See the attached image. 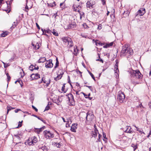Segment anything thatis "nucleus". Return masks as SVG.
<instances>
[{"mask_svg":"<svg viewBox=\"0 0 151 151\" xmlns=\"http://www.w3.org/2000/svg\"><path fill=\"white\" fill-rule=\"evenodd\" d=\"M133 52V50L131 48L129 47H126L124 46H123L120 55L121 56H125L129 57L130 55H132Z\"/></svg>","mask_w":151,"mask_h":151,"instance_id":"f257e3e1","label":"nucleus"},{"mask_svg":"<svg viewBox=\"0 0 151 151\" xmlns=\"http://www.w3.org/2000/svg\"><path fill=\"white\" fill-rule=\"evenodd\" d=\"M46 58L45 57L40 58L38 60L39 63H43L46 61Z\"/></svg>","mask_w":151,"mask_h":151,"instance_id":"412c9836","label":"nucleus"},{"mask_svg":"<svg viewBox=\"0 0 151 151\" xmlns=\"http://www.w3.org/2000/svg\"><path fill=\"white\" fill-rule=\"evenodd\" d=\"M114 76L116 79H118L119 78V71L118 68L117 67L114 68Z\"/></svg>","mask_w":151,"mask_h":151,"instance_id":"f8f14e48","label":"nucleus"},{"mask_svg":"<svg viewBox=\"0 0 151 151\" xmlns=\"http://www.w3.org/2000/svg\"><path fill=\"white\" fill-rule=\"evenodd\" d=\"M113 44H114V42H111L110 43L108 44L109 47L112 46L113 45Z\"/></svg>","mask_w":151,"mask_h":151,"instance_id":"052dcab7","label":"nucleus"},{"mask_svg":"<svg viewBox=\"0 0 151 151\" xmlns=\"http://www.w3.org/2000/svg\"><path fill=\"white\" fill-rule=\"evenodd\" d=\"M96 60V61H100L102 63H103L104 62L103 60L101 59H97V60Z\"/></svg>","mask_w":151,"mask_h":151,"instance_id":"e2e57ef3","label":"nucleus"},{"mask_svg":"<svg viewBox=\"0 0 151 151\" xmlns=\"http://www.w3.org/2000/svg\"><path fill=\"white\" fill-rule=\"evenodd\" d=\"M22 121L21 122H19V124H18V127H17V128H18L19 127H21L22 126V125L21 124H22Z\"/></svg>","mask_w":151,"mask_h":151,"instance_id":"09e8293b","label":"nucleus"},{"mask_svg":"<svg viewBox=\"0 0 151 151\" xmlns=\"http://www.w3.org/2000/svg\"><path fill=\"white\" fill-rule=\"evenodd\" d=\"M17 22H14V24H13L12 26L11 27V28H14V27H15L17 25Z\"/></svg>","mask_w":151,"mask_h":151,"instance_id":"c9c22d12","label":"nucleus"},{"mask_svg":"<svg viewBox=\"0 0 151 151\" xmlns=\"http://www.w3.org/2000/svg\"><path fill=\"white\" fill-rule=\"evenodd\" d=\"M32 45L34 46V48L35 49H38L40 47L39 44L38 43H37L35 46L34 45V44H32Z\"/></svg>","mask_w":151,"mask_h":151,"instance_id":"c85d7f7f","label":"nucleus"},{"mask_svg":"<svg viewBox=\"0 0 151 151\" xmlns=\"http://www.w3.org/2000/svg\"><path fill=\"white\" fill-rule=\"evenodd\" d=\"M18 82L20 85L21 87H22V86H23V85L22 84L23 83L22 81L21 80H19L18 81Z\"/></svg>","mask_w":151,"mask_h":151,"instance_id":"ea45409f","label":"nucleus"},{"mask_svg":"<svg viewBox=\"0 0 151 151\" xmlns=\"http://www.w3.org/2000/svg\"><path fill=\"white\" fill-rule=\"evenodd\" d=\"M93 4L90 2V1H88L86 3V6L87 8H89L90 9L92 8L93 7Z\"/></svg>","mask_w":151,"mask_h":151,"instance_id":"a211bd4d","label":"nucleus"},{"mask_svg":"<svg viewBox=\"0 0 151 151\" xmlns=\"http://www.w3.org/2000/svg\"><path fill=\"white\" fill-rule=\"evenodd\" d=\"M42 31L43 32V34L45 35L47 37H49V36L50 35H47V34H46L45 31L43 30V29H42Z\"/></svg>","mask_w":151,"mask_h":151,"instance_id":"6e6d98bb","label":"nucleus"},{"mask_svg":"<svg viewBox=\"0 0 151 151\" xmlns=\"http://www.w3.org/2000/svg\"><path fill=\"white\" fill-rule=\"evenodd\" d=\"M76 27V24H70L68 26V29H72Z\"/></svg>","mask_w":151,"mask_h":151,"instance_id":"5701e85b","label":"nucleus"},{"mask_svg":"<svg viewBox=\"0 0 151 151\" xmlns=\"http://www.w3.org/2000/svg\"><path fill=\"white\" fill-rule=\"evenodd\" d=\"M28 144L29 145H34L35 143H34V142L31 138L28 139Z\"/></svg>","mask_w":151,"mask_h":151,"instance_id":"4be33fe9","label":"nucleus"},{"mask_svg":"<svg viewBox=\"0 0 151 151\" xmlns=\"http://www.w3.org/2000/svg\"><path fill=\"white\" fill-rule=\"evenodd\" d=\"M67 123L66 124V127H70V126L69 124V121H67Z\"/></svg>","mask_w":151,"mask_h":151,"instance_id":"864d4df0","label":"nucleus"},{"mask_svg":"<svg viewBox=\"0 0 151 151\" xmlns=\"http://www.w3.org/2000/svg\"><path fill=\"white\" fill-rule=\"evenodd\" d=\"M78 12H79L80 15V18L81 19L82 17H84V13L83 12H81L80 11Z\"/></svg>","mask_w":151,"mask_h":151,"instance_id":"a878e982","label":"nucleus"},{"mask_svg":"<svg viewBox=\"0 0 151 151\" xmlns=\"http://www.w3.org/2000/svg\"><path fill=\"white\" fill-rule=\"evenodd\" d=\"M52 32L54 35L56 36H58V34L57 32H55L54 31L53 32Z\"/></svg>","mask_w":151,"mask_h":151,"instance_id":"58836bf2","label":"nucleus"},{"mask_svg":"<svg viewBox=\"0 0 151 151\" xmlns=\"http://www.w3.org/2000/svg\"><path fill=\"white\" fill-rule=\"evenodd\" d=\"M138 13L139 14L140 16H142L145 13V9L142 8L138 10Z\"/></svg>","mask_w":151,"mask_h":151,"instance_id":"f3484780","label":"nucleus"},{"mask_svg":"<svg viewBox=\"0 0 151 151\" xmlns=\"http://www.w3.org/2000/svg\"><path fill=\"white\" fill-rule=\"evenodd\" d=\"M43 134L45 138L47 139H50L54 137L53 133L51 132L50 131L45 130L43 132Z\"/></svg>","mask_w":151,"mask_h":151,"instance_id":"20e7f679","label":"nucleus"},{"mask_svg":"<svg viewBox=\"0 0 151 151\" xmlns=\"http://www.w3.org/2000/svg\"><path fill=\"white\" fill-rule=\"evenodd\" d=\"M38 69L39 67L37 66H36V65L35 66H34V70H37Z\"/></svg>","mask_w":151,"mask_h":151,"instance_id":"8fccbe9b","label":"nucleus"},{"mask_svg":"<svg viewBox=\"0 0 151 151\" xmlns=\"http://www.w3.org/2000/svg\"><path fill=\"white\" fill-rule=\"evenodd\" d=\"M50 107L49 106V105L48 104L46 107L45 109L44 110V111H45L48 110H49L50 109Z\"/></svg>","mask_w":151,"mask_h":151,"instance_id":"a19ab883","label":"nucleus"},{"mask_svg":"<svg viewBox=\"0 0 151 151\" xmlns=\"http://www.w3.org/2000/svg\"><path fill=\"white\" fill-rule=\"evenodd\" d=\"M2 63H3V64L4 65V68H6L9 65L8 64L6 63H6H4V62H2Z\"/></svg>","mask_w":151,"mask_h":151,"instance_id":"de8ad7c7","label":"nucleus"},{"mask_svg":"<svg viewBox=\"0 0 151 151\" xmlns=\"http://www.w3.org/2000/svg\"><path fill=\"white\" fill-rule=\"evenodd\" d=\"M96 42V45H97V44H98L99 45H101V46H102L103 45H104V44L102 43H101L100 42V43H98V42H99V41H98H98H97Z\"/></svg>","mask_w":151,"mask_h":151,"instance_id":"c03bdc74","label":"nucleus"},{"mask_svg":"<svg viewBox=\"0 0 151 151\" xmlns=\"http://www.w3.org/2000/svg\"><path fill=\"white\" fill-rule=\"evenodd\" d=\"M68 83L70 84V86H72V85L71 84V82H70V77L69 76H68Z\"/></svg>","mask_w":151,"mask_h":151,"instance_id":"603ef678","label":"nucleus"},{"mask_svg":"<svg viewBox=\"0 0 151 151\" xmlns=\"http://www.w3.org/2000/svg\"><path fill=\"white\" fill-rule=\"evenodd\" d=\"M130 73L131 77L135 79H141L143 77L142 75L138 70H132L130 72Z\"/></svg>","mask_w":151,"mask_h":151,"instance_id":"f03ea898","label":"nucleus"},{"mask_svg":"<svg viewBox=\"0 0 151 151\" xmlns=\"http://www.w3.org/2000/svg\"><path fill=\"white\" fill-rule=\"evenodd\" d=\"M139 106L141 108H144V107L142 106V103H140V104L139 105Z\"/></svg>","mask_w":151,"mask_h":151,"instance_id":"69168bd1","label":"nucleus"},{"mask_svg":"<svg viewBox=\"0 0 151 151\" xmlns=\"http://www.w3.org/2000/svg\"><path fill=\"white\" fill-rule=\"evenodd\" d=\"M2 63H3V64L4 65V68H6L9 65L8 64L6 63H6H4V62H2Z\"/></svg>","mask_w":151,"mask_h":151,"instance_id":"a18cd8bd","label":"nucleus"},{"mask_svg":"<svg viewBox=\"0 0 151 151\" xmlns=\"http://www.w3.org/2000/svg\"><path fill=\"white\" fill-rule=\"evenodd\" d=\"M20 134H15L14 136V138H16L18 139H20Z\"/></svg>","mask_w":151,"mask_h":151,"instance_id":"72a5a7b5","label":"nucleus"},{"mask_svg":"<svg viewBox=\"0 0 151 151\" xmlns=\"http://www.w3.org/2000/svg\"><path fill=\"white\" fill-rule=\"evenodd\" d=\"M7 77L8 81H10L11 77L10 76H7Z\"/></svg>","mask_w":151,"mask_h":151,"instance_id":"338daca9","label":"nucleus"},{"mask_svg":"<svg viewBox=\"0 0 151 151\" xmlns=\"http://www.w3.org/2000/svg\"><path fill=\"white\" fill-rule=\"evenodd\" d=\"M74 51L75 55H77V52L78 51V50L77 46H75L74 47Z\"/></svg>","mask_w":151,"mask_h":151,"instance_id":"393cba45","label":"nucleus"},{"mask_svg":"<svg viewBox=\"0 0 151 151\" xmlns=\"http://www.w3.org/2000/svg\"><path fill=\"white\" fill-rule=\"evenodd\" d=\"M33 116L39 119V120H41V121H43V120L42 119V118H40V117H38V116H37L36 115H33Z\"/></svg>","mask_w":151,"mask_h":151,"instance_id":"3c124183","label":"nucleus"},{"mask_svg":"<svg viewBox=\"0 0 151 151\" xmlns=\"http://www.w3.org/2000/svg\"><path fill=\"white\" fill-rule=\"evenodd\" d=\"M53 66V64L52 63V60L50 59L47 60L45 63V67L46 68H51Z\"/></svg>","mask_w":151,"mask_h":151,"instance_id":"1a4fd4ad","label":"nucleus"},{"mask_svg":"<svg viewBox=\"0 0 151 151\" xmlns=\"http://www.w3.org/2000/svg\"><path fill=\"white\" fill-rule=\"evenodd\" d=\"M109 47V46L108 45V44H106V45H105L103 46V47L104 48H107Z\"/></svg>","mask_w":151,"mask_h":151,"instance_id":"5fc2aeb1","label":"nucleus"},{"mask_svg":"<svg viewBox=\"0 0 151 151\" xmlns=\"http://www.w3.org/2000/svg\"><path fill=\"white\" fill-rule=\"evenodd\" d=\"M127 129L124 132L126 133L132 134L133 132V131L131 130V128L129 126H127Z\"/></svg>","mask_w":151,"mask_h":151,"instance_id":"ddd939ff","label":"nucleus"},{"mask_svg":"<svg viewBox=\"0 0 151 151\" xmlns=\"http://www.w3.org/2000/svg\"><path fill=\"white\" fill-rule=\"evenodd\" d=\"M88 72H89V74H90V76H91V77L92 78L94 81H95V78L94 77V76H93V74L91 73V72H90L89 71Z\"/></svg>","mask_w":151,"mask_h":151,"instance_id":"4c0bfd02","label":"nucleus"},{"mask_svg":"<svg viewBox=\"0 0 151 151\" xmlns=\"http://www.w3.org/2000/svg\"><path fill=\"white\" fill-rule=\"evenodd\" d=\"M40 149H41L43 151H48V147L45 146L42 147Z\"/></svg>","mask_w":151,"mask_h":151,"instance_id":"aec40b11","label":"nucleus"},{"mask_svg":"<svg viewBox=\"0 0 151 151\" xmlns=\"http://www.w3.org/2000/svg\"><path fill=\"white\" fill-rule=\"evenodd\" d=\"M8 35V32H3L2 33L1 35V37H4Z\"/></svg>","mask_w":151,"mask_h":151,"instance_id":"bb28decb","label":"nucleus"},{"mask_svg":"<svg viewBox=\"0 0 151 151\" xmlns=\"http://www.w3.org/2000/svg\"><path fill=\"white\" fill-rule=\"evenodd\" d=\"M32 108L33 109H34L36 111H37L38 109L35 106H34L32 105Z\"/></svg>","mask_w":151,"mask_h":151,"instance_id":"bf43d9fd","label":"nucleus"},{"mask_svg":"<svg viewBox=\"0 0 151 151\" xmlns=\"http://www.w3.org/2000/svg\"><path fill=\"white\" fill-rule=\"evenodd\" d=\"M21 109H17L15 110V113H17L18 112V111H21Z\"/></svg>","mask_w":151,"mask_h":151,"instance_id":"680f3d73","label":"nucleus"},{"mask_svg":"<svg viewBox=\"0 0 151 151\" xmlns=\"http://www.w3.org/2000/svg\"><path fill=\"white\" fill-rule=\"evenodd\" d=\"M139 132L140 133L141 135H142V134H145V133L144 132H142V131H141L140 130H139Z\"/></svg>","mask_w":151,"mask_h":151,"instance_id":"0e129e2a","label":"nucleus"},{"mask_svg":"<svg viewBox=\"0 0 151 151\" xmlns=\"http://www.w3.org/2000/svg\"><path fill=\"white\" fill-rule=\"evenodd\" d=\"M102 28V25L100 24H99L98 26V30H100Z\"/></svg>","mask_w":151,"mask_h":151,"instance_id":"79ce46f5","label":"nucleus"},{"mask_svg":"<svg viewBox=\"0 0 151 151\" xmlns=\"http://www.w3.org/2000/svg\"><path fill=\"white\" fill-rule=\"evenodd\" d=\"M43 82L46 84V86H49L50 82V80L48 78L43 77L42 78V80L38 82L39 83H41Z\"/></svg>","mask_w":151,"mask_h":151,"instance_id":"0eeeda50","label":"nucleus"},{"mask_svg":"<svg viewBox=\"0 0 151 151\" xmlns=\"http://www.w3.org/2000/svg\"><path fill=\"white\" fill-rule=\"evenodd\" d=\"M7 113H8L9 111L11 110L12 109H14V108H13L10 106H8L7 107Z\"/></svg>","mask_w":151,"mask_h":151,"instance_id":"c756f323","label":"nucleus"},{"mask_svg":"<svg viewBox=\"0 0 151 151\" xmlns=\"http://www.w3.org/2000/svg\"><path fill=\"white\" fill-rule=\"evenodd\" d=\"M44 31H45V33H47L48 34L50 35V34H51V30L50 29H47V30H45L44 29Z\"/></svg>","mask_w":151,"mask_h":151,"instance_id":"473e14b6","label":"nucleus"},{"mask_svg":"<svg viewBox=\"0 0 151 151\" xmlns=\"http://www.w3.org/2000/svg\"><path fill=\"white\" fill-rule=\"evenodd\" d=\"M83 27L85 29H88L89 27L88 26L87 24L86 23H84L83 24Z\"/></svg>","mask_w":151,"mask_h":151,"instance_id":"f704fd0d","label":"nucleus"},{"mask_svg":"<svg viewBox=\"0 0 151 151\" xmlns=\"http://www.w3.org/2000/svg\"><path fill=\"white\" fill-rule=\"evenodd\" d=\"M52 145H56L58 147H60V144L59 143H57L55 142L52 143Z\"/></svg>","mask_w":151,"mask_h":151,"instance_id":"2f4dec72","label":"nucleus"},{"mask_svg":"<svg viewBox=\"0 0 151 151\" xmlns=\"http://www.w3.org/2000/svg\"><path fill=\"white\" fill-rule=\"evenodd\" d=\"M33 140L34 143H36V142H37V139L36 137H32L31 138Z\"/></svg>","mask_w":151,"mask_h":151,"instance_id":"7c9ffc66","label":"nucleus"},{"mask_svg":"<svg viewBox=\"0 0 151 151\" xmlns=\"http://www.w3.org/2000/svg\"><path fill=\"white\" fill-rule=\"evenodd\" d=\"M81 93H82L83 94L85 98H88V95L86 94L85 93H83V92H81Z\"/></svg>","mask_w":151,"mask_h":151,"instance_id":"4d7b16f0","label":"nucleus"},{"mask_svg":"<svg viewBox=\"0 0 151 151\" xmlns=\"http://www.w3.org/2000/svg\"><path fill=\"white\" fill-rule=\"evenodd\" d=\"M64 71L62 68H60L57 72V76L54 78V80L57 81L60 79L62 77V76L64 73Z\"/></svg>","mask_w":151,"mask_h":151,"instance_id":"39448f33","label":"nucleus"},{"mask_svg":"<svg viewBox=\"0 0 151 151\" xmlns=\"http://www.w3.org/2000/svg\"><path fill=\"white\" fill-rule=\"evenodd\" d=\"M56 63L55 65V66L53 70V71L54 70H55V69L57 68L59 66V63L58 60V58L57 57L56 58Z\"/></svg>","mask_w":151,"mask_h":151,"instance_id":"6ab92c4d","label":"nucleus"},{"mask_svg":"<svg viewBox=\"0 0 151 151\" xmlns=\"http://www.w3.org/2000/svg\"><path fill=\"white\" fill-rule=\"evenodd\" d=\"M131 146L134 148V151H135L137 148V145H135L132 144L131 145Z\"/></svg>","mask_w":151,"mask_h":151,"instance_id":"cd10ccee","label":"nucleus"},{"mask_svg":"<svg viewBox=\"0 0 151 151\" xmlns=\"http://www.w3.org/2000/svg\"><path fill=\"white\" fill-rule=\"evenodd\" d=\"M125 98V96L124 93L121 91H119L118 93L117 99L120 103L124 102Z\"/></svg>","mask_w":151,"mask_h":151,"instance_id":"7ed1b4c3","label":"nucleus"},{"mask_svg":"<svg viewBox=\"0 0 151 151\" xmlns=\"http://www.w3.org/2000/svg\"><path fill=\"white\" fill-rule=\"evenodd\" d=\"M30 77L32 80L37 79L40 78V75L38 73H33L31 75Z\"/></svg>","mask_w":151,"mask_h":151,"instance_id":"9b49d317","label":"nucleus"},{"mask_svg":"<svg viewBox=\"0 0 151 151\" xmlns=\"http://www.w3.org/2000/svg\"><path fill=\"white\" fill-rule=\"evenodd\" d=\"M26 2L27 3V2L28 0H26ZM25 9H26V10H25L27 12L28 11V10L29 9H28V6H27V3L26 4V6H25Z\"/></svg>","mask_w":151,"mask_h":151,"instance_id":"37998d69","label":"nucleus"},{"mask_svg":"<svg viewBox=\"0 0 151 151\" xmlns=\"http://www.w3.org/2000/svg\"><path fill=\"white\" fill-rule=\"evenodd\" d=\"M13 1V0H10V1H7L6 2L7 4H10L12 3V1Z\"/></svg>","mask_w":151,"mask_h":151,"instance_id":"13d9d810","label":"nucleus"},{"mask_svg":"<svg viewBox=\"0 0 151 151\" xmlns=\"http://www.w3.org/2000/svg\"><path fill=\"white\" fill-rule=\"evenodd\" d=\"M77 124H73L71 127L70 130L74 132H76V129H77Z\"/></svg>","mask_w":151,"mask_h":151,"instance_id":"2eb2a0df","label":"nucleus"},{"mask_svg":"<svg viewBox=\"0 0 151 151\" xmlns=\"http://www.w3.org/2000/svg\"><path fill=\"white\" fill-rule=\"evenodd\" d=\"M149 108L151 109V102H150L149 103Z\"/></svg>","mask_w":151,"mask_h":151,"instance_id":"774afa93","label":"nucleus"},{"mask_svg":"<svg viewBox=\"0 0 151 151\" xmlns=\"http://www.w3.org/2000/svg\"><path fill=\"white\" fill-rule=\"evenodd\" d=\"M73 11L75 12H78L81 9V6L78 5L74 4L73 5Z\"/></svg>","mask_w":151,"mask_h":151,"instance_id":"9d476101","label":"nucleus"},{"mask_svg":"<svg viewBox=\"0 0 151 151\" xmlns=\"http://www.w3.org/2000/svg\"><path fill=\"white\" fill-rule=\"evenodd\" d=\"M94 118V115L91 112L88 111L86 117V120L88 121H91Z\"/></svg>","mask_w":151,"mask_h":151,"instance_id":"6e6552de","label":"nucleus"},{"mask_svg":"<svg viewBox=\"0 0 151 151\" xmlns=\"http://www.w3.org/2000/svg\"><path fill=\"white\" fill-rule=\"evenodd\" d=\"M98 133V131L97 128H95L94 131L92 132V135L93 137H95L97 136V133Z\"/></svg>","mask_w":151,"mask_h":151,"instance_id":"4468645a","label":"nucleus"},{"mask_svg":"<svg viewBox=\"0 0 151 151\" xmlns=\"http://www.w3.org/2000/svg\"><path fill=\"white\" fill-rule=\"evenodd\" d=\"M2 63H3V64L4 65V68H6L9 65L8 64L6 63H6H4V62H2Z\"/></svg>","mask_w":151,"mask_h":151,"instance_id":"49530a36","label":"nucleus"},{"mask_svg":"<svg viewBox=\"0 0 151 151\" xmlns=\"http://www.w3.org/2000/svg\"><path fill=\"white\" fill-rule=\"evenodd\" d=\"M66 96L68 97V99L70 103V105L74 106L75 105V101L73 95L71 93L68 94Z\"/></svg>","mask_w":151,"mask_h":151,"instance_id":"423d86ee","label":"nucleus"},{"mask_svg":"<svg viewBox=\"0 0 151 151\" xmlns=\"http://www.w3.org/2000/svg\"><path fill=\"white\" fill-rule=\"evenodd\" d=\"M68 47L69 48L73 47V42L71 39V40H70L68 43Z\"/></svg>","mask_w":151,"mask_h":151,"instance_id":"b1692460","label":"nucleus"},{"mask_svg":"<svg viewBox=\"0 0 151 151\" xmlns=\"http://www.w3.org/2000/svg\"><path fill=\"white\" fill-rule=\"evenodd\" d=\"M62 39L63 41L65 43H68L70 40H71V39L68 37H64L62 38Z\"/></svg>","mask_w":151,"mask_h":151,"instance_id":"dca6fc26","label":"nucleus"},{"mask_svg":"<svg viewBox=\"0 0 151 151\" xmlns=\"http://www.w3.org/2000/svg\"><path fill=\"white\" fill-rule=\"evenodd\" d=\"M34 66L33 65H31L29 67V69L31 71H32L34 70Z\"/></svg>","mask_w":151,"mask_h":151,"instance_id":"e433bc0d","label":"nucleus"}]
</instances>
